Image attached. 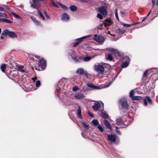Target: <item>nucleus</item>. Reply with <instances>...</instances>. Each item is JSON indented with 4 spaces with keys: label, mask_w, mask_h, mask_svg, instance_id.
Returning <instances> with one entry per match:
<instances>
[{
    "label": "nucleus",
    "mask_w": 158,
    "mask_h": 158,
    "mask_svg": "<svg viewBox=\"0 0 158 158\" xmlns=\"http://www.w3.org/2000/svg\"><path fill=\"white\" fill-rule=\"evenodd\" d=\"M110 67V65L108 64L102 63L95 64L94 66V69L98 75H101L102 77H106V75H103L105 72L107 71Z\"/></svg>",
    "instance_id": "nucleus-1"
},
{
    "label": "nucleus",
    "mask_w": 158,
    "mask_h": 158,
    "mask_svg": "<svg viewBox=\"0 0 158 158\" xmlns=\"http://www.w3.org/2000/svg\"><path fill=\"white\" fill-rule=\"evenodd\" d=\"M9 16L8 15L2 13H0V22H5L7 23H11L13 22L9 19Z\"/></svg>",
    "instance_id": "nucleus-2"
},
{
    "label": "nucleus",
    "mask_w": 158,
    "mask_h": 158,
    "mask_svg": "<svg viewBox=\"0 0 158 158\" xmlns=\"http://www.w3.org/2000/svg\"><path fill=\"white\" fill-rule=\"evenodd\" d=\"M92 108L94 110H102L103 109L104 104L101 102H98L94 103Z\"/></svg>",
    "instance_id": "nucleus-3"
},
{
    "label": "nucleus",
    "mask_w": 158,
    "mask_h": 158,
    "mask_svg": "<svg viewBox=\"0 0 158 158\" xmlns=\"http://www.w3.org/2000/svg\"><path fill=\"white\" fill-rule=\"evenodd\" d=\"M104 50H107L113 53L114 56L116 57L119 56L122 54L121 52L118 51L117 49L112 48H108Z\"/></svg>",
    "instance_id": "nucleus-4"
},
{
    "label": "nucleus",
    "mask_w": 158,
    "mask_h": 158,
    "mask_svg": "<svg viewBox=\"0 0 158 158\" xmlns=\"http://www.w3.org/2000/svg\"><path fill=\"white\" fill-rule=\"evenodd\" d=\"M93 39L98 43H103L105 41L106 39L102 35H95L94 36Z\"/></svg>",
    "instance_id": "nucleus-5"
},
{
    "label": "nucleus",
    "mask_w": 158,
    "mask_h": 158,
    "mask_svg": "<svg viewBox=\"0 0 158 158\" xmlns=\"http://www.w3.org/2000/svg\"><path fill=\"white\" fill-rule=\"evenodd\" d=\"M51 4L53 6L58 8L59 7L58 5H57V4H58L61 7L65 10H67L68 9V7L66 6L61 4L59 2H56L53 0H51Z\"/></svg>",
    "instance_id": "nucleus-6"
},
{
    "label": "nucleus",
    "mask_w": 158,
    "mask_h": 158,
    "mask_svg": "<svg viewBox=\"0 0 158 158\" xmlns=\"http://www.w3.org/2000/svg\"><path fill=\"white\" fill-rule=\"evenodd\" d=\"M120 102L121 103V105L123 109L125 110H127L128 109L129 105L125 98H123L120 99Z\"/></svg>",
    "instance_id": "nucleus-7"
},
{
    "label": "nucleus",
    "mask_w": 158,
    "mask_h": 158,
    "mask_svg": "<svg viewBox=\"0 0 158 158\" xmlns=\"http://www.w3.org/2000/svg\"><path fill=\"white\" fill-rule=\"evenodd\" d=\"M98 10L100 13L102 14L104 16L106 15L107 13L106 6H102L99 7Z\"/></svg>",
    "instance_id": "nucleus-8"
},
{
    "label": "nucleus",
    "mask_w": 158,
    "mask_h": 158,
    "mask_svg": "<svg viewBox=\"0 0 158 158\" xmlns=\"http://www.w3.org/2000/svg\"><path fill=\"white\" fill-rule=\"evenodd\" d=\"M5 35H8L12 38H15L17 37V35L14 32L9 31L7 29L4 30L2 33Z\"/></svg>",
    "instance_id": "nucleus-9"
},
{
    "label": "nucleus",
    "mask_w": 158,
    "mask_h": 158,
    "mask_svg": "<svg viewBox=\"0 0 158 158\" xmlns=\"http://www.w3.org/2000/svg\"><path fill=\"white\" fill-rule=\"evenodd\" d=\"M39 66L42 69H45L46 63L45 61L43 58L40 59L38 62Z\"/></svg>",
    "instance_id": "nucleus-10"
},
{
    "label": "nucleus",
    "mask_w": 158,
    "mask_h": 158,
    "mask_svg": "<svg viewBox=\"0 0 158 158\" xmlns=\"http://www.w3.org/2000/svg\"><path fill=\"white\" fill-rule=\"evenodd\" d=\"M33 4H32L31 2V6L34 8L38 9L40 5L38 0H33Z\"/></svg>",
    "instance_id": "nucleus-11"
},
{
    "label": "nucleus",
    "mask_w": 158,
    "mask_h": 158,
    "mask_svg": "<svg viewBox=\"0 0 158 158\" xmlns=\"http://www.w3.org/2000/svg\"><path fill=\"white\" fill-rule=\"evenodd\" d=\"M61 19L64 21H67L69 20V16L67 14L64 13L62 15Z\"/></svg>",
    "instance_id": "nucleus-12"
},
{
    "label": "nucleus",
    "mask_w": 158,
    "mask_h": 158,
    "mask_svg": "<svg viewBox=\"0 0 158 158\" xmlns=\"http://www.w3.org/2000/svg\"><path fill=\"white\" fill-rule=\"evenodd\" d=\"M87 86L88 87L93 88L94 89H102V88L103 87H100V86H96L95 85H94L90 83L89 84H87Z\"/></svg>",
    "instance_id": "nucleus-13"
},
{
    "label": "nucleus",
    "mask_w": 158,
    "mask_h": 158,
    "mask_svg": "<svg viewBox=\"0 0 158 158\" xmlns=\"http://www.w3.org/2000/svg\"><path fill=\"white\" fill-rule=\"evenodd\" d=\"M107 137L108 139L112 142H114L116 140L115 136L113 135H108Z\"/></svg>",
    "instance_id": "nucleus-14"
},
{
    "label": "nucleus",
    "mask_w": 158,
    "mask_h": 158,
    "mask_svg": "<svg viewBox=\"0 0 158 158\" xmlns=\"http://www.w3.org/2000/svg\"><path fill=\"white\" fill-rule=\"evenodd\" d=\"M126 58L128 60H127L126 61L123 62L122 65V67L123 68H125L127 67L129 65V63L130 61V59L127 56Z\"/></svg>",
    "instance_id": "nucleus-15"
},
{
    "label": "nucleus",
    "mask_w": 158,
    "mask_h": 158,
    "mask_svg": "<svg viewBox=\"0 0 158 158\" xmlns=\"http://www.w3.org/2000/svg\"><path fill=\"white\" fill-rule=\"evenodd\" d=\"M103 122L105 125L106 127L109 128L111 130L112 129L111 125L110 124L109 122L107 120H104Z\"/></svg>",
    "instance_id": "nucleus-16"
},
{
    "label": "nucleus",
    "mask_w": 158,
    "mask_h": 158,
    "mask_svg": "<svg viewBox=\"0 0 158 158\" xmlns=\"http://www.w3.org/2000/svg\"><path fill=\"white\" fill-rule=\"evenodd\" d=\"M21 13L23 14L25 16H30L31 12L27 11L24 10H19Z\"/></svg>",
    "instance_id": "nucleus-17"
},
{
    "label": "nucleus",
    "mask_w": 158,
    "mask_h": 158,
    "mask_svg": "<svg viewBox=\"0 0 158 158\" xmlns=\"http://www.w3.org/2000/svg\"><path fill=\"white\" fill-rule=\"evenodd\" d=\"M75 98L77 99H81L84 97L83 94L81 93H77L75 96Z\"/></svg>",
    "instance_id": "nucleus-18"
},
{
    "label": "nucleus",
    "mask_w": 158,
    "mask_h": 158,
    "mask_svg": "<svg viewBox=\"0 0 158 158\" xmlns=\"http://www.w3.org/2000/svg\"><path fill=\"white\" fill-rule=\"evenodd\" d=\"M81 123L82 126L86 130H87L89 129V125L87 123L81 122Z\"/></svg>",
    "instance_id": "nucleus-19"
},
{
    "label": "nucleus",
    "mask_w": 158,
    "mask_h": 158,
    "mask_svg": "<svg viewBox=\"0 0 158 158\" xmlns=\"http://www.w3.org/2000/svg\"><path fill=\"white\" fill-rule=\"evenodd\" d=\"M111 23V21L110 19H106V22L103 23L105 27H106L110 25Z\"/></svg>",
    "instance_id": "nucleus-20"
},
{
    "label": "nucleus",
    "mask_w": 158,
    "mask_h": 158,
    "mask_svg": "<svg viewBox=\"0 0 158 158\" xmlns=\"http://www.w3.org/2000/svg\"><path fill=\"white\" fill-rule=\"evenodd\" d=\"M106 57L107 60L110 61H113L114 60L112 55L110 54H108L106 55Z\"/></svg>",
    "instance_id": "nucleus-21"
},
{
    "label": "nucleus",
    "mask_w": 158,
    "mask_h": 158,
    "mask_svg": "<svg viewBox=\"0 0 158 158\" xmlns=\"http://www.w3.org/2000/svg\"><path fill=\"white\" fill-rule=\"evenodd\" d=\"M91 36V35H85V36H83L81 38H78L76 40V41H78V42H79V43L83 41V40L84 39H85L86 38H87Z\"/></svg>",
    "instance_id": "nucleus-22"
},
{
    "label": "nucleus",
    "mask_w": 158,
    "mask_h": 158,
    "mask_svg": "<svg viewBox=\"0 0 158 158\" xmlns=\"http://www.w3.org/2000/svg\"><path fill=\"white\" fill-rule=\"evenodd\" d=\"M77 115L78 118H82V117L81 114V108L79 106H78Z\"/></svg>",
    "instance_id": "nucleus-23"
},
{
    "label": "nucleus",
    "mask_w": 158,
    "mask_h": 158,
    "mask_svg": "<svg viewBox=\"0 0 158 158\" xmlns=\"http://www.w3.org/2000/svg\"><path fill=\"white\" fill-rule=\"evenodd\" d=\"M76 73L77 74H83L84 71V70L82 68H78L77 69Z\"/></svg>",
    "instance_id": "nucleus-24"
},
{
    "label": "nucleus",
    "mask_w": 158,
    "mask_h": 158,
    "mask_svg": "<svg viewBox=\"0 0 158 158\" xmlns=\"http://www.w3.org/2000/svg\"><path fill=\"white\" fill-rule=\"evenodd\" d=\"M24 67L23 66H18L17 67L18 69L23 73H26V72L23 69Z\"/></svg>",
    "instance_id": "nucleus-25"
},
{
    "label": "nucleus",
    "mask_w": 158,
    "mask_h": 158,
    "mask_svg": "<svg viewBox=\"0 0 158 158\" xmlns=\"http://www.w3.org/2000/svg\"><path fill=\"white\" fill-rule=\"evenodd\" d=\"M101 115L104 118H109L108 114L105 112H102L101 113Z\"/></svg>",
    "instance_id": "nucleus-26"
},
{
    "label": "nucleus",
    "mask_w": 158,
    "mask_h": 158,
    "mask_svg": "<svg viewBox=\"0 0 158 158\" xmlns=\"http://www.w3.org/2000/svg\"><path fill=\"white\" fill-rule=\"evenodd\" d=\"M0 68L2 71L4 73L6 68V65L5 64H2Z\"/></svg>",
    "instance_id": "nucleus-27"
},
{
    "label": "nucleus",
    "mask_w": 158,
    "mask_h": 158,
    "mask_svg": "<svg viewBox=\"0 0 158 158\" xmlns=\"http://www.w3.org/2000/svg\"><path fill=\"white\" fill-rule=\"evenodd\" d=\"M117 124V125H120L123 123V121L121 118H117L116 119Z\"/></svg>",
    "instance_id": "nucleus-28"
},
{
    "label": "nucleus",
    "mask_w": 158,
    "mask_h": 158,
    "mask_svg": "<svg viewBox=\"0 0 158 158\" xmlns=\"http://www.w3.org/2000/svg\"><path fill=\"white\" fill-rule=\"evenodd\" d=\"M92 123H93L94 126H97L98 124V121L97 120L94 119L92 121Z\"/></svg>",
    "instance_id": "nucleus-29"
},
{
    "label": "nucleus",
    "mask_w": 158,
    "mask_h": 158,
    "mask_svg": "<svg viewBox=\"0 0 158 158\" xmlns=\"http://www.w3.org/2000/svg\"><path fill=\"white\" fill-rule=\"evenodd\" d=\"M12 14L13 15L14 17L16 19H21L22 18L19 15H18L15 14V13H12Z\"/></svg>",
    "instance_id": "nucleus-30"
},
{
    "label": "nucleus",
    "mask_w": 158,
    "mask_h": 158,
    "mask_svg": "<svg viewBox=\"0 0 158 158\" xmlns=\"http://www.w3.org/2000/svg\"><path fill=\"white\" fill-rule=\"evenodd\" d=\"M70 10L73 11H76L77 9V7L76 6L73 5L69 7Z\"/></svg>",
    "instance_id": "nucleus-31"
},
{
    "label": "nucleus",
    "mask_w": 158,
    "mask_h": 158,
    "mask_svg": "<svg viewBox=\"0 0 158 158\" xmlns=\"http://www.w3.org/2000/svg\"><path fill=\"white\" fill-rule=\"evenodd\" d=\"M94 57V56H92L91 57L89 56H86L84 58V61H89L91 59L93 58Z\"/></svg>",
    "instance_id": "nucleus-32"
},
{
    "label": "nucleus",
    "mask_w": 158,
    "mask_h": 158,
    "mask_svg": "<svg viewBox=\"0 0 158 158\" xmlns=\"http://www.w3.org/2000/svg\"><path fill=\"white\" fill-rule=\"evenodd\" d=\"M31 18L32 20L37 25H38L39 24V22L36 19L35 17L31 16Z\"/></svg>",
    "instance_id": "nucleus-33"
},
{
    "label": "nucleus",
    "mask_w": 158,
    "mask_h": 158,
    "mask_svg": "<svg viewBox=\"0 0 158 158\" xmlns=\"http://www.w3.org/2000/svg\"><path fill=\"white\" fill-rule=\"evenodd\" d=\"M131 99L134 100H141L142 97L139 96H134Z\"/></svg>",
    "instance_id": "nucleus-34"
},
{
    "label": "nucleus",
    "mask_w": 158,
    "mask_h": 158,
    "mask_svg": "<svg viewBox=\"0 0 158 158\" xmlns=\"http://www.w3.org/2000/svg\"><path fill=\"white\" fill-rule=\"evenodd\" d=\"M97 128L101 132H102L103 131V129L101 125H98V126L97 127Z\"/></svg>",
    "instance_id": "nucleus-35"
},
{
    "label": "nucleus",
    "mask_w": 158,
    "mask_h": 158,
    "mask_svg": "<svg viewBox=\"0 0 158 158\" xmlns=\"http://www.w3.org/2000/svg\"><path fill=\"white\" fill-rule=\"evenodd\" d=\"M134 91L133 90H132L130 92L129 96L130 98H133L134 96H133L134 95Z\"/></svg>",
    "instance_id": "nucleus-36"
},
{
    "label": "nucleus",
    "mask_w": 158,
    "mask_h": 158,
    "mask_svg": "<svg viewBox=\"0 0 158 158\" xmlns=\"http://www.w3.org/2000/svg\"><path fill=\"white\" fill-rule=\"evenodd\" d=\"M116 128V131L117 132V133L119 135H121L122 134L121 132L120 131L118 130V127H115Z\"/></svg>",
    "instance_id": "nucleus-37"
},
{
    "label": "nucleus",
    "mask_w": 158,
    "mask_h": 158,
    "mask_svg": "<svg viewBox=\"0 0 158 158\" xmlns=\"http://www.w3.org/2000/svg\"><path fill=\"white\" fill-rule=\"evenodd\" d=\"M125 30L123 29H118V32L119 33L123 34L125 32Z\"/></svg>",
    "instance_id": "nucleus-38"
},
{
    "label": "nucleus",
    "mask_w": 158,
    "mask_h": 158,
    "mask_svg": "<svg viewBox=\"0 0 158 158\" xmlns=\"http://www.w3.org/2000/svg\"><path fill=\"white\" fill-rule=\"evenodd\" d=\"M40 85V81L38 80L36 81V88L38 87H39Z\"/></svg>",
    "instance_id": "nucleus-39"
},
{
    "label": "nucleus",
    "mask_w": 158,
    "mask_h": 158,
    "mask_svg": "<svg viewBox=\"0 0 158 158\" xmlns=\"http://www.w3.org/2000/svg\"><path fill=\"white\" fill-rule=\"evenodd\" d=\"M103 16L102 15H101L100 14V13H99V14H98L97 15V17L100 19H102L103 18Z\"/></svg>",
    "instance_id": "nucleus-40"
},
{
    "label": "nucleus",
    "mask_w": 158,
    "mask_h": 158,
    "mask_svg": "<svg viewBox=\"0 0 158 158\" xmlns=\"http://www.w3.org/2000/svg\"><path fill=\"white\" fill-rule=\"evenodd\" d=\"M146 98L147 100L148 101V102L149 103H150V104L152 103V101L149 96H146Z\"/></svg>",
    "instance_id": "nucleus-41"
},
{
    "label": "nucleus",
    "mask_w": 158,
    "mask_h": 158,
    "mask_svg": "<svg viewBox=\"0 0 158 158\" xmlns=\"http://www.w3.org/2000/svg\"><path fill=\"white\" fill-rule=\"evenodd\" d=\"M71 57L73 61L76 62H79L78 60L75 57H74L73 56H71Z\"/></svg>",
    "instance_id": "nucleus-42"
},
{
    "label": "nucleus",
    "mask_w": 158,
    "mask_h": 158,
    "mask_svg": "<svg viewBox=\"0 0 158 158\" xmlns=\"http://www.w3.org/2000/svg\"><path fill=\"white\" fill-rule=\"evenodd\" d=\"M148 70H146L143 73V77H146L147 76V73H148Z\"/></svg>",
    "instance_id": "nucleus-43"
},
{
    "label": "nucleus",
    "mask_w": 158,
    "mask_h": 158,
    "mask_svg": "<svg viewBox=\"0 0 158 158\" xmlns=\"http://www.w3.org/2000/svg\"><path fill=\"white\" fill-rule=\"evenodd\" d=\"M39 12L40 17L42 18L43 20H44L45 18L42 15V13L39 10Z\"/></svg>",
    "instance_id": "nucleus-44"
},
{
    "label": "nucleus",
    "mask_w": 158,
    "mask_h": 158,
    "mask_svg": "<svg viewBox=\"0 0 158 158\" xmlns=\"http://www.w3.org/2000/svg\"><path fill=\"white\" fill-rule=\"evenodd\" d=\"M115 15L116 18L118 19V20H119V18H118V11H117V9L116 10Z\"/></svg>",
    "instance_id": "nucleus-45"
},
{
    "label": "nucleus",
    "mask_w": 158,
    "mask_h": 158,
    "mask_svg": "<svg viewBox=\"0 0 158 158\" xmlns=\"http://www.w3.org/2000/svg\"><path fill=\"white\" fill-rule=\"evenodd\" d=\"M123 25L124 26H125V27H130L131 26V24H126V23H123Z\"/></svg>",
    "instance_id": "nucleus-46"
},
{
    "label": "nucleus",
    "mask_w": 158,
    "mask_h": 158,
    "mask_svg": "<svg viewBox=\"0 0 158 158\" xmlns=\"http://www.w3.org/2000/svg\"><path fill=\"white\" fill-rule=\"evenodd\" d=\"M120 14L121 16L122 17H124L126 15L125 13L123 11H121Z\"/></svg>",
    "instance_id": "nucleus-47"
},
{
    "label": "nucleus",
    "mask_w": 158,
    "mask_h": 158,
    "mask_svg": "<svg viewBox=\"0 0 158 158\" xmlns=\"http://www.w3.org/2000/svg\"><path fill=\"white\" fill-rule=\"evenodd\" d=\"M110 83H109L108 84L106 85L105 86H100V87H103L102 89L107 88L109 87L110 86Z\"/></svg>",
    "instance_id": "nucleus-48"
},
{
    "label": "nucleus",
    "mask_w": 158,
    "mask_h": 158,
    "mask_svg": "<svg viewBox=\"0 0 158 158\" xmlns=\"http://www.w3.org/2000/svg\"><path fill=\"white\" fill-rule=\"evenodd\" d=\"M78 89H79V88L77 86H74L73 88V90L74 91H76Z\"/></svg>",
    "instance_id": "nucleus-49"
},
{
    "label": "nucleus",
    "mask_w": 158,
    "mask_h": 158,
    "mask_svg": "<svg viewBox=\"0 0 158 158\" xmlns=\"http://www.w3.org/2000/svg\"><path fill=\"white\" fill-rule=\"evenodd\" d=\"M88 113L90 117H93L94 116V115L91 112H90L89 111H88Z\"/></svg>",
    "instance_id": "nucleus-50"
},
{
    "label": "nucleus",
    "mask_w": 158,
    "mask_h": 158,
    "mask_svg": "<svg viewBox=\"0 0 158 158\" xmlns=\"http://www.w3.org/2000/svg\"><path fill=\"white\" fill-rule=\"evenodd\" d=\"M144 104L145 106H147L148 104L147 102L146 99L144 100Z\"/></svg>",
    "instance_id": "nucleus-51"
},
{
    "label": "nucleus",
    "mask_w": 158,
    "mask_h": 158,
    "mask_svg": "<svg viewBox=\"0 0 158 158\" xmlns=\"http://www.w3.org/2000/svg\"><path fill=\"white\" fill-rule=\"evenodd\" d=\"M79 43V42H76L73 45V46L74 47H76Z\"/></svg>",
    "instance_id": "nucleus-52"
},
{
    "label": "nucleus",
    "mask_w": 158,
    "mask_h": 158,
    "mask_svg": "<svg viewBox=\"0 0 158 158\" xmlns=\"http://www.w3.org/2000/svg\"><path fill=\"white\" fill-rule=\"evenodd\" d=\"M4 10V9L1 6H0V11H3Z\"/></svg>",
    "instance_id": "nucleus-53"
},
{
    "label": "nucleus",
    "mask_w": 158,
    "mask_h": 158,
    "mask_svg": "<svg viewBox=\"0 0 158 158\" xmlns=\"http://www.w3.org/2000/svg\"><path fill=\"white\" fill-rule=\"evenodd\" d=\"M103 26V25L102 24H101V26L100 27V26H99L98 27V29H100V30H101L102 29V26Z\"/></svg>",
    "instance_id": "nucleus-54"
},
{
    "label": "nucleus",
    "mask_w": 158,
    "mask_h": 158,
    "mask_svg": "<svg viewBox=\"0 0 158 158\" xmlns=\"http://www.w3.org/2000/svg\"><path fill=\"white\" fill-rule=\"evenodd\" d=\"M37 79V77H33L32 78V80L34 81H35Z\"/></svg>",
    "instance_id": "nucleus-55"
},
{
    "label": "nucleus",
    "mask_w": 158,
    "mask_h": 158,
    "mask_svg": "<svg viewBox=\"0 0 158 158\" xmlns=\"http://www.w3.org/2000/svg\"><path fill=\"white\" fill-rule=\"evenodd\" d=\"M61 89L60 88H59V89H58V90H57V93L58 94L60 93V92L61 91Z\"/></svg>",
    "instance_id": "nucleus-56"
},
{
    "label": "nucleus",
    "mask_w": 158,
    "mask_h": 158,
    "mask_svg": "<svg viewBox=\"0 0 158 158\" xmlns=\"http://www.w3.org/2000/svg\"><path fill=\"white\" fill-rule=\"evenodd\" d=\"M152 6H153L155 4V1L154 0H153L152 1Z\"/></svg>",
    "instance_id": "nucleus-57"
},
{
    "label": "nucleus",
    "mask_w": 158,
    "mask_h": 158,
    "mask_svg": "<svg viewBox=\"0 0 158 158\" xmlns=\"http://www.w3.org/2000/svg\"><path fill=\"white\" fill-rule=\"evenodd\" d=\"M19 6V7H20L21 8V9H23V5H20Z\"/></svg>",
    "instance_id": "nucleus-58"
},
{
    "label": "nucleus",
    "mask_w": 158,
    "mask_h": 158,
    "mask_svg": "<svg viewBox=\"0 0 158 158\" xmlns=\"http://www.w3.org/2000/svg\"><path fill=\"white\" fill-rule=\"evenodd\" d=\"M151 10H150V11L149 12H148V15H147V16H146V17H147L149 15H150V13H151Z\"/></svg>",
    "instance_id": "nucleus-59"
},
{
    "label": "nucleus",
    "mask_w": 158,
    "mask_h": 158,
    "mask_svg": "<svg viewBox=\"0 0 158 158\" xmlns=\"http://www.w3.org/2000/svg\"><path fill=\"white\" fill-rule=\"evenodd\" d=\"M46 18L47 19H50V17L49 16H48V15H46L45 16Z\"/></svg>",
    "instance_id": "nucleus-60"
},
{
    "label": "nucleus",
    "mask_w": 158,
    "mask_h": 158,
    "mask_svg": "<svg viewBox=\"0 0 158 158\" xmlns=\"http://www.w3.org/2000/svg\"><path fill=\"white\" fill-rule=\"evenodd\" d=\"M147 17H145L142 20V22H143L147 18Z\"/></svg>",
    "instance_id": "nucleus-61"
},
{
    "label": "nucleus",
    "mask_w": 158,
    "mask_h": 158,
    "mask_svg": "<svg viewBox=\"0 0 158 158\" xmlns=\"http://www.w3.org/2000/svg\"><path fill=\"white\" fill-rule=\"evenodd\" d=\"M132 23L131 25H135L138 23Z\"/></svg>",
    "instance_id": "nucleus-62"
},
{
    "label": "nucleus",
    "mask_w": 158,
    "mask_h": 158,
    "mask_svg": "<svg viewBox=\"0 0 158 158\" xmlns=\"http://www.w3.org/2000/svg\"><path fill=\"white\" fill-rule=\"evenodd\" d=\"M85 75L87 77H88V73H85Z\"/></svg>",
    "instance_id": "nucleus-63"
},
{
    "label": "nucleus",
    "mask_w": 158,
    "mask_h": 158,
    "mask_svg": "<svg viewBox=\"0 0 158 158\" xmlns=\"http://www.w3.org/2000/svg\"><path fill=\"white\" fill-rule=\"evenodd\" d=\"M34 56L35 57V58H36L37 59L38 58H39V56Z\"/></svg>",
    "instance_id": "nucleus-64"
}]
</instances>
